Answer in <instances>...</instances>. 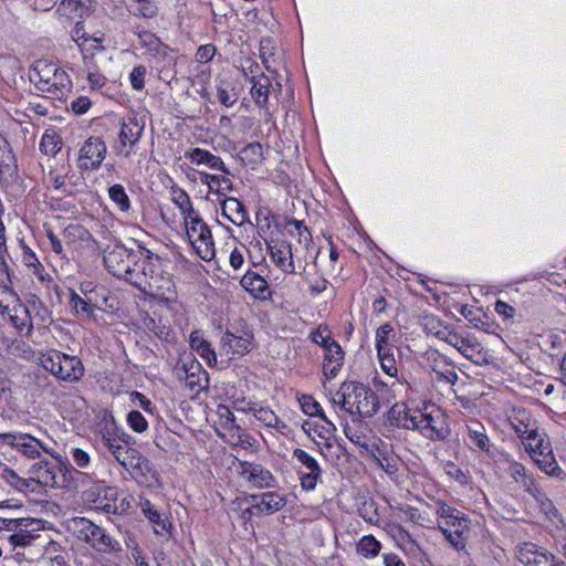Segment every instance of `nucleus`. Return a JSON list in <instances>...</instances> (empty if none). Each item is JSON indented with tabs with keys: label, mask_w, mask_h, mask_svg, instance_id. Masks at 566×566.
Returning a JSON list of instances; mask_svg holds the SVG:
<instances>
[{
	"label": "nucleus",
	"mask_w": 566,
	"mask_h": 566,
	"mask_svg": "<svg viewBox=\"0 0 566 566\" xmlns=\"http://www.w3.org/2000/svg\"><path fill=\"white\" fill-rule=\"evenodd\" d=\"M253 334L249 327L242 325L227 329L221 337V350L232 358L234 355L243 356L253 348Z\"/></svg>",
	"instance_id": "12"
},
{
	"label": "nucleus",
	"mask_w": 566,
	"mask_h": 566,
	"mask_svg": "<svg viewBox=\"0 0 566 566\" xmlns=\"http://www.w3.org/2000/svg\"><path fill=\"white\" fill-rule=\"evenodd\" d=\"M77 537L99 553H114L120 549V544L106 532L87 518L75 521Z\"/></svg>",
	"instance_id": "6"
},
{
	"label": "nucleus",
	"mask_w": 566,
	"mask_h": 566,
	"mask_svg": "<svg viewBox=\"0 0 566 566\" xmlns=\"http://www.w3.org/2000/svg\"><path fill=\"white\" fill-rule=\"evenodd\" d=\"M132 502L133 497L129 495H125L120 499L118 496L115 504H104L103 501H101L99 510H103L106 513L120 515L126 513L130 509Z\"/></svg>",
	"instance_id": "53"
},
{
	"label": "nucleus",
	"mask_w": 566,
	"mask_h": 566,
	"mask_svg": "<svg viewBox=\"0 0 566 566\" xmlns=\"http://www.w3.org/2000/svg\"><path fill=\"white\" fill-rule=\"evenodd\" d=\"M119 491L117 488L107 486L103 489L96 499V509H99L101 501H103L104 504H115L117 501V497L119 496Z\"/></svg>",
	"instance_id": "62"
},
{
	"label": "nucleus",
	"mask_w": 566,
	"mask_h": 566,
	"mask_svg": "<svg viewBox=\"0 0 566 566\" xmlns=\"http://www.w3.org/2000/svg\"><path fill=\"white\" fill-rule=\"evenodd\" d=\"M533 460L537 463L539 469L548 475L558 476L562 472V469L557 464L552 450L547 454H541Z\"/></svg>",
	"instance_id": "52"
},
{
	"label": "nucleus",
	"mask_w": 566,
	"mask_h": 566,
	"mask_svg": "<svg viewBox=\"0 0 566 566\" xmlns=\"http://www.w3.org/2000/svg\"><path fill=\"white\" fill-rule=\"evenodd\" d=\"M184 222L189 242L198 256L205 261H211L216 255V249L211 231L206 222L198 213Z\"/></svg>",
	"instance_id": "5"
},
{
	"label": "nucleus",
	"mask_w": 566,
	"mask_h": 566,
	"mask_svg": "<svg viewBox=\"0 0 566 566\" xmlns=\"http://www.w3.org/2000/svg\"><path fill=\"white\" fill-rule=\"evenodd\" d=\"M185 376L184 384L187 389L193 394H199L207 387L208 377L207 373L202 369L201 365L192 360L189 365L184 364L181 367Z\"/></svg>",
	"instance_id": "33"
},
{
	"label": "nucleus",
	"mask_w": 566,
	"mask_h": 566,
	"mask_svg": "<svg viewBox=\"0 0 566 566\" xmlns=\"http://www.w3.org/2000/svg\"><path fill=\"white\" fill-rule=\"evenodd\" d=\"M301 407L304 413L314 417L318 416L321 417L328 426L329 429H326V432L329 433L331 431H335L336 427L332 421L327 419V417L323 412V408L321 405L313 399L311 396H303L301 399Z\"/></svg>",
	"instance_id": "45"
},
{
	"label": "nucleus",
	"mask_w": 566,
	"mask_h": 566,
	"mask_svg": "<svg viewBox=\"0 0 566 566\" xmlns=\"http://www.w3.org/2000/svg\"><path fill=\"white\" fill-rule=\"evenodd\" d=\"M138 505L143 515L151 523L156 534L164 535L169 533L170 522L148 499L142 496Z\"/></svg>",
	"instance_id": "31"
},
{
	"label": "nucleus",
	"mask_w": 566,
	"mask_h": 566,
	"mask_svg": "<svg viewBox=\"0 0 566 566\" xmlns=\"http://www.w3.org/2000/svg\"><path fill=\"white\" fill-rule=\"evenodd\" d=\"M216 415L218 418L216 421V428L235 422V417L228 406L218 405Z\"/></svg>",
	"instance_id": "59"
},
{
	"label": "nucleus",
	"mask_w": 566,
	"mask_h": 566,
	"mask_svg": "<svg viewBox=\"0 0 566 566\" xmlns=\"http://www.w3.org/2000/svg\"><path fill=\"white\" fill-rule=\"evenodd\" d=\"M443 340L454 347L465 358L479 364L478 357L481 355V346L474 338L463 337L457 333H448Z\"/></svg>",
	"instance_id": "28"
},
{
	"label": "nucleus",
	"mask_w": 566,
	"mask_h": 566,
	"mask_svg": "<svg viewBox=\"0 0 566 566\" xmlns=\"http://www.w3.org/2000/svg\"><path fill=\"white\" fill-rule=\"evenodd\" d=\"M144 123L136 116L123 117L119 122L117 142L113 149L117 156L130 157L134 147L139 143L144 133Z\"/></svg>",
	"instance_id": "10"
},
{
	"label": "nucleus",
	"mask_w": 566,
	"mask_h": 566,
	"mask_svg": "<svg viewBox=\"0 0 566 566\" xmlns=\"http://www.w3.org/2000/svg\"><path fill=\"white\" fill-rule=\"evenodd\" d=\"M507 472L510 476L524 489L525 492L533 495L537 501H543L545 497V493L538 486L536 480L532 474L528 473L526 468L516 461H511L509 463Z\"/></svg>",
	"instance_id": "22"
},
{
	"label": "nucleus",
	"mask_w": 566,
	"mask_h": 566,
	"mask_svg": "<svg viewBox=\"0 0 566 566\" xmlns=\"http://www.w3.org/2000/svg\"><path fill=\"white\" fill-rule=\"evenodd\" d=\"M253 417L261 424L275 429L280 432H283L287 427L269 406L258 403L256 408H254Z\"/></svg>",
	"instance_id": "38"
},
{
	"label": "nucleus",
	"mask_w": 566,
	"mask_h": 566,
	"mask_svg": "<svg viewBox=\"0 0 566 566\" xmlns=\"http://www.w3.org/2000/svg\"><path fill=\"white\" fill-rule=\"evenodd\" d=\"M146 67L144 65L135 66L130 74L129 81L134 90L142 91L145 86Z\"/></svg>",
	"instance_id": "61"
},
{
	"label": "nucleus",
	"mask_w": 566,
	"mask_h": 566,
	"mask_svg": "<svg viewBox=\"0 0 566 566\" xmlns=\"http://www.w3.org/2000/svg\"><path fill=\"white\" fill-rule=\"evenodd\" d=\"M70 303L77 314H84L88 317L94 316L97 308L90 296L82 297L74 291L71 292Z\"/></svg>",
	"instance_id": "48"
},
{
	"label": "nucleus",
	"mask_w": 566,
	"mask_h": 566,
	"mask_svg": "<svg viewBox=\"0 0 566 566\" xmlns=\"http://www.w3.org/2000/svg\"><path fill=\"white\" fill-rule=\"evenodd\" d=\"M30 473L34 475L36 483L43 486L61 488L65 483V475L62 473L61 467L49 461L34 463Z\"/></svg>",
	"instance_id": "19"
},
{
	"label": "nucleus",
	"mask_w": 566,
	"mask_h": 566,
	"mask_svg": "<svg viewBox=\"0 0 566 566\" xmlns=\"http://www.w3.org/2000/svg\"><path fill=\"white\" fill-rule=\"evenodd\" d=\"M286 504L284 495L276 492H266L259 496V502L254 505L258 512L268 514L282 510Z\"/></svg>",
	"instance_id": "39"
},
{
	"label": "nucleus",
	"mask_w": 566,
	"mask_h": 566,
	"mask_svg": "<svg viewBox=\"0 0 566 566\" xmlns=\"http://www.w3.org/2000/svg\"><path fill=\"white\" fill-rule=\"evenodd\" d=\"M39 364L55 379L63 382L75 384L85 374L84 365L76 355H69L57 349L39 352Z\"/></svg>",
	"instance_id": "3"
},
{
	"label": "nucleus",
	"mask_w": 566,
	"mask_h": 566,
	"mask_svg": "<svg viewBox=\"0 0 566 566\" xmlns=\"http://www.w3.org/2000/svg\"><path fill=\"white\" fill-rule=\"evenodd\" d=\"M463 513L449 506L446 503H439V506L437 509V515L441 518L440 524H448L453 523L457 520H460L459 516H461Z\"/></svg>",
	"instance_id": "58"
},
{
	"label": "nucleus",
	"mask_w": 566,
	"mask_h": 566,
	"mask_svg": "<svg viewBox=\"0 0 566 566\" xmlns=\"http://www.w3.org/2000/svg\"><path fill=\"white\" fill-rule=\"evenodd\" d=\"M168 262L158 254L147 251L145 254L142 275L135 277V287L160 301L170 302L175 298V283L167 270Z\"/></svg>",
	"instance_id": "1"
},
{
	"label": "nucleus",
	"mask_w": 566,
	"mask_h": 566,
	"mask_svg": "<svg viewBox=\"0 0 566 566\" xmlns=\"http://www.w3.org/2000/svg\"><path fill=\"white\" fill-rule=\"evenodd\" d=\"M19 179L15 156L9 142L0 135V182L4 186L15 184Z\"/></svg>",
	"instance_id": "20"
},
{
	"label": "nucleus",
	"mask_w": 566,
	"mask_h": 566,
	"mask_svg": "<svg viewBox=\"0 0 566 566\" xmlns=\"http://www.w3.org/2000/svg\"><path fill=\"white\" fill-rule=\"evenodd\" d=\"M518 559L526 566H553L556 557L533 543H525L518 549Z\"/></svg>",
	"instance_id": "26"
},
{
	"label": "nucleus",
	"mask_w": 566,
	"mask_h": 566,
	"mask_svg": "<svg viewBox=\"0 0 566 566\" xmlns=\"http://www.w3.org/2000/svg\"><path fill=\"white\" fill-rule=\"evenodd\" d=\"M221 210L222 214L235 226H243L249 220L244 205L234 197H226L221 201Z\"/></svg>",
	"instance_id": "35"
},
{
	"label": "nucleus",
	"mask_w": 566,
	"mask_h": 566,
	"mask_svg": "<svg viewBox=\"0 0 566 566\" xmlns=\"http://www.w3.org/2000/svg\"><path fill=\"white\" fill-rule=\"evenodd\" d=\"M241 156L249 164H259L263 159V147L260 143H251L241 150Z\"/></svg>",
	"instance_id": "54"
},
{
	"label": "nucleus",
	"mask_w": 566,
	"mask_h": 566,
	"mask_svg": "<svg viewBox=\"0 0 566 566\" xmlns=\"http://www.w3.org/2000/svg\"><path fill=\"white\" fill-rule=\"evenodd\" d=\"M40 311L46 314V307L41 302L32 301L27 305L19 304L13 306L10 321L20 334L30 336L33 331L32 312L39 314Z\"/></svg>",
	"instance_id": "17"
},
{
	"label": "nucleus",
	"mask_w": 566,
	"mask_h": 566,
	"mask_svg": "<svg viewBox=\"0 0 566 566\" xmlns=\"http://www.w3.org/2000/svg\"><path fill=\"white\" fill-rule=\"evenodd\" d=\"M139 43L145 49V54L153 57H165L168 53V46L165 45L160 39L149 31L138 33Z\"/></svg>",
	"instance_id": "36"
},
{
	"label": "nucleus",
	"mask_w": 566,
	"mask_h": 566,
	"mask_svg": "<svg viewBox=\"0 0 566 566\" xmlns=\"http://www.w3.org/2000/svg\"><path fill=\"white\" fill-rule=\"evenodd\" d=\"M380 548V543L373 535H365L357 543V553L366 558L376 557Z\"/></svg>",
	"instance_id": "50"
},
{
	"label": "nucleus",
	"mask_w": 566,
	"mask_h": 566,
	"mask_svg": "<svg viewBox=\"0 0 566 566\" xmlns=\"http://www.w3.org/2000/svg\"><path fill=\"white\" fill-rule=\"evenodd\" d=\"M71 459L80 469H87L91 464L90 453L81 448L71 449Z\"/></svg>",
	"instance_id": "60"
},
{
	"label": "nucleus",
	"mask_w": 566,
	"mask_h": 566,
	"mask_svg": "<svg viewBox=\"0 0 566 566\" xmlns=\"http://www.w3.org/2000/svg\"><path fill=\"white\" fill-rule=\"evenodd\" d=\"M190 345L202 358H206L209 363L211 359L217 361L216 353L212 349L211 344L206 340L199 332L191 333Z\"/></svg>",
	"instance_id": "46"
},
{
	"label": "nucleus",
	"mask_w": 566,
	"mask_h": 566,
	"mask_svg": "<svg viewBox=\"0 0 566 566\" xmlns=\"http://www.w3.org/2000/svg\"><path fill=\"white\" fill-rule=\"evenodd\" d=\"M127 423L132 430L143 433L148 429V421L138 410H132L127 415Z\"/></svg>",
	"instance_id": "57"
},
{
	"label": "nucleus",
	"mask_w": 566,
	"mask_h": 566,
	"mask_svg": "<svg viewBox=\"0 0 566 566\" xmlns=\"http://www.w3.org/2000/svg\"><path fill=\"white\" fill-rule=\"evenodd\" d=\"M240 284L253 298L264 301L271 297L268 281L252 270L247 271L241 277Z\"/></svg>",
	"instance_id": "30"
},
{
	"label": "nucleus",
	"mask_w": 566,
	"mask_h": 566,
	"mask_svg": "<svg viewBox=\"0 0 566 566\" xmlns=\"http://www.w3.org/2000/svg\"><path fill=\"white\" fill-rule=\"evenodd\" d=\"M421 434L431 441H443L450 434L447 416L440 408L433 407L430 411L422 412Z\"/></svg>",
	"instance_id": "14"
},
{
	"label": "nucleus",
	"mask_w": 566,
	"mask_h": 566,
	"mask_svg": "<svg viewBox=\"0 0 566 566\" xmlns=\"http://www.w3.org/2000/svg\"><path fill=\"white\" fill-rule=\"evenodd\" d=\"M310 338L313 343L319 345L323 349L329 346V343L336 342L332 338L331 331L326 326L319 325L315 331H313L310 335Z\"/></svg>",
	"instance_id": "56"
},
{
	"label": "nucleus",
	"mask_w": 566,
	"mask_h": 566,
	"mask_svg": "<svg viewBox=\"0 0 566 566\" xmlns=\"http://www.w3.org/2000/svg\"><path fill=\"white\" fill-rule=\"evenodd\" d=\"M106 154L107 147L105 142L99 137L92 136L80 148L77 166L81 170H97Z\"/></svg>",
	"instance_id": "13"
},
{
	"label": "nucleus",
	"mask_w": 566,
	"mask_h": 566,
	"mask_svg": "<svg viewBox=\"0 0 566 566\" xmlns=\"http://www.w3.org/2000/svg\"><path fill=\"white\" fill-rule=\"evenodd\" d=\"M467 436L464 442L469 449L490 454L493 443L488 436L486 428L480 421H470L465 424Z\"/></svg>",
	"instance_id": "23"
},
{
	"label": "nucleus",
	"mask_w": 566,
	"mask_h": 566,
	"mask_svg": "<svg viewBox=\"0 0 566 566\" xmlns=\"http://www.w3.org/2000/svg\"><path fill=\"white\" fill-rule=\"evenodd\" d=\"M0 442L12 447L23 455L35 459L41 455V450L49 452L45 446L34 437L21 432L0 433Z\"/></svg>",
	"instance_id": "15"
},
{
	"label": "nucleus",
	"mask_w": 566,
	"mask_h": 566,
	"mask_svg": "<svg viewBox=\"0 0 566 566\" xmlns=\"http://www.w3.org/2000/svg\"><path fill=\"white\" fill-rule=\"evenodd\" d=\"M140 253H143L142 247L134 250L118 244L105 252L104 264L111 274L124 280L126 274L129 273L130 266L136 265Z\"/></svg>",
	"instance_id": "11"
},
{
	"label": "nucleus",
	"mask_w": 566,
	"mask_h": 566,
	"mask_svg": "<svg viewBox=\"0 0 566 566\" xmlns=\"http://www.w3.org/2000/svg\"><path fill=\"white\" fill-rule=\"evenodd\" d=\"M251 86V96L253 97L255 104L259 106H265L269 99L271 81L264 74L252 76L250 80Z\"/></svg>",
	"instance_id": "41"
},
{
	"label": "nucleus",
	"mask_w": 566,
	"mask_h": 566,
	"mask_svg": "<svg viewBox=\"0 0 566 566\" xmlns=\"http://www.w3.org/2000/svg\"><path fill=\"white\" fill-rule=\"evenodd\" d=\"M344 365V352L337 342L329 343L324 349L323 375L327 380L334 379Z\"/></svg>",
	"instance_id": "32"
},
{
	"label": "nucleus",
	"mask_w": 566,
	"mask_h": 566,
	"mask_svg": "<svg viewBox=\"0 0 566 566\" xmlns=\"http://www.w3.org/2000/svg\"><path fill=\"white\" fill-rule=\"evenodd\" d=\"M199 180L202 185H206L210 192L218 196L226 197L228 193L233 191V184L226 174H209L206 171L199 172Z\"/></svg>",
	"instance_id": "34"
},
{
	"label": "nucleus",
	"mask_w": 566,
	"mask_h": 566,
	"mask_svg": "<svg viewBox=\"0 0 566 566\" xmlns=\"http://www.w3.org/2000/svg\"><path fill=\"white\" fill-rule=\"evenodd\" d=\"M98 433L103 447L119 463L122 457H125L133 448L128 447L129 436L119 428L113 415L108 411L103 412L101 422L98 423Z\"/></svg>",
	"instance_id": "4"
},
{
	"label": "nucleus",
	"mask_w": 566,
	"mask_h": 566,
	"mask_svg": "<svg viewBox=\"0 0 566 566\" xmlns=\"http://www.w3.org/2000/svg\"><path fill=\"white\" fill-rule=\"evenodd\" d=\"M377 356L382 371L390 378V381L386 382V386L390 387L395 395L407 397L409 391V384L407 382L403 375L399 376L392 349L377 353Z\"/></svg>",
	"instance_id": "16"
},
{
	"label": "nucleus",
	"mask_w": 566,
	"mask_h": 566,
	"mask_svg": "<svg viewBox=\"0 0 566 566\" xmlns=\"http://www.w3.org/2000/svg\"><path fill=\"white\" fill-rule=\"evenodd\" d=\"M332 401L343 410L361 417H371L379 409L375 392L358 381H344L333 395Z\"/></svg>",
	"instance_id": "2"
},
{
	"label": "nucleus",
	"mask_w": 566,
	"mask_h": 566,
	"mask_svg": "<svg viewBox=\"0 0 566 566\" xmlns=\"http://www.w3.org/2000/svg\"><path fill=\"white\" fill-rule=\"evenodd\" d=\"M522 442L533 459L552 450L549 440L544 433H539L537 428Z\"/></svg>",
	"instance_id": "37"
},
{
	"label": "nucleus",
	"mask_w": 566,
	"mask_h": 566,
	"mask_svg": "<svg viewBox=\"0 0 566 566\" xmlns=\"http://www.w3.org/2000/svg\"><path fill=\"white\" fill-rule=\"evenodd\" d=\"M127 452L125 457H122L123 459L119 464L129 472L130 476L138 484L146 486L156 484L158 482V473L150 461L134 448Z\"/></svg>",
	"instance_id": "9"
},
{
	"label": "nucleus",
	"mask_w": 566,
	"mask_h": 566,
	"mask_svg": "<svg viewBox=\"0 0 566 566\" xmlns=\"http://www.w3.org/2000/svg\"><path fill=\"white\" fill-rule=\"evenodd\" d=\"M216 432L220 439L232 448L249 449L255 443V439L237 422L216 428Z\"/></svg>",
	"instance_id": "25"
},
{
	"label": "nucleus",
	"mask_w": 566,
	"mask_h": 566,
	"mask_svg": "<svg viewBox=\"0 0 566 566\" xmlns=\"http://www.w3.org/2000/svg\"><path fill=\"white\" fill-rule=\"evenodd\" d=\"M254 505H249L244 499H235L229 505V514L234 515L243 524L249 522L253 515Z\"/></svg>",
	"instance_id": "47"
},
{
	"label": "nucleus",
	"mask_w": 566,
	"mask_h": 566,
	"mask_svg": "<svg viewBox=\"0 0 566 566\" xmlns=\"http://www.w3.org/2000/svg\"><path fill=\"white\" fill-rule=\"evenodd\" d=\"M30 77L38 83L40 90L49 93L60 92L70 84L67 74L45 60H39L33 64Z\"/></svg>",
	"instance_id": "7"
},
{
	"label": "nucleus",
	"mask_w": 566,
	"mask_h": 566,
	"mask_svg": "<svg viewBox=\"0 0 566 566\" xmlns=\"http://www.w3.org/2000/svg\"><path fill=\"white\" fill-rule=\"evenodd\" d=\"M170 195L172 202L178 207L184 220H188L193 214H197L192 207L189 195L184 189L172 187Z\"/></svg>",
	"instance_id": "43"
},
{
	"label": "nucleus",
	"mask_w": 566,
	"mask_h": 566,
	"mask_svg": "<svg viewBox=\"0 0 566 566\" xmlns=\"http://www.w3.org/2000/svg\"><path fill=\"white\" fill-rule=\"evenodd\" d=\"M302 275L304 281L308 284L312 294H319L327 287V280L317 274H311L307 271H303Z\"/></svg>",
	"instance_id": "55"
},
{
	"label": "nucleus",
	"mask_w": 566,
	"mask_h": 566,
	"mask_svg": "<svg viewBox=\"0 0 566 566\" xmlns=\"http://www.w3.org/2000/svg\"><path fill=\"white\" fill-rule=\"evenodd\" d=\"M510 426L516 436L523 441L537 428L530 416L523 410L510 418Z\"/></svg>",
	"instance_id": "40"
},
{
	"label": "nucleus",
	"mask_w": 566,
	"mask_h": 566,
	"mask_svg": "<svg viewBox=\"0 0 566 566\" xmlns=\"http://www.w3.org/2000/svg\"><path fill=\"white\" fill-rule=\"evenodd\" d=\"M272 262L285 274L296 273L293 260L292 247L289 242L281 241L270 245Z\"/></svg>",
	"instance_id": "27"
},
{
	"label": "nucleus",
	"mask_w": 566,
	"mask_h": 566,
	"mask_svg": "<svg viewBox=\"0 0 566 566\" xmlns=\"http://www.w3.org/2000/svg\"><path fill=\"white\" fill-rule=\"evenodd\" d=\"M109 199L118 207L123 212H127L130 209V200L125 191V188L115 184L108 188Z\"/></svg>",
	"instance_id": "51"
},
{
	"label": "nucleus",
	"mask_w": 566,
	"mask_h": 566,
	"mask_svg": "<svg viewBox=\"0 0 566 566\" xmlns=\"http://www.w3.org/2000/svg\"><path fill=\"white\" fill-rule=\"evenodd\" d=\"M460 520L453 523L439 524V528L443 533L446 539L457 549L461 551L467 545L470 532V521L465 514L459 516Z\"/></svg>",
	"instance_id": "21"
},
{
	"label": "nucleus",
	"mask_w": 566,
	"mask_h": 566,
	"mask_svg": "<svg viewBox=\"0 0 566 566\" xmlns=\"http://www.w3.org/2000/svg\"><path fill=\"white\" fill-rule=\"evenodd\" d=\"M294 470L298 476L301 488L304 491H314L322 480L323 469L318 461L307 451L295 448L292 452Z\"/></svg>",
	"instance_id": "8"
},
{
	"label": "nucleus",
	"mask_w": 566,
	"mask_h": 566,
	"mask_svg": "<svg viewBox=\"0 0 566 566\" xmlns=\"http://www.w3.org/2000/svg\"><path fill=\"white\" fill-rule=\"evenodd\" d=\"M371 458L387 474L394 475L399 470V457L390 443L378 441L373 446Z\"/></svg>",
	"instance_id": "24"
},
{
	"label": "nucleus",
	"mask_w": 566,
	"mask_h": 566,
	"mask_svg": "<svg viewBox=\"0 0 566 566\" xmlns=\"http://www.w3.org/2000/svg\"><path fill=\"white\" fill-rule=\"evenodd\" d=\"M185 157L190 160L192 165L206 166L210 169L221 171L226 175H230V170L224 165L221 157L212 154L207 149L196 147L185 153Z\"/></svg>",
	"instance_id": "29"
},
{
	"label": "nucleus",
	"mask_w": 566,
	"mask_h": 566,
	"mask_svg": "<svg viewBox=\"0 0 566 566\" xmlns=\"http://www.w3.org/2000/svg\"><path fill=\"white\" fill-rule=\"evenodd\" d=\"M62 137L53 128H48L42 135L40 150L46 156H55L62 149Z\"/></svg>",
	"instance_id": "44"
},
{
	"label": "nucleus",
	"mask_w": 566,
	"mask_h": 566,
	"mask_svg": "<svg viewBox=\"0 0 566 566\" xmlns=\"http://www.w3.org/2000/svg\"><path fill=\"white\" fill-rule=\"evenodd\" d=\"M22 525L17 528V531H13V533L8 537V542L10 545L15 547H27L32 544L35 536L31 533L29 530V526H31L34 521L29 518H23Z\"/></svg>",
	"instance_id": "42"
},
{
	"label": "nucleus",
	"mask_w": 566,
	"mask_h": 566,
	"mask_svg": "<svg viewBox=\"0 0 566 566\" xmlns=\"http://www.w3.org/2000/svg\"><path fill=\"white\" fill-rule=\"evenodd\" d=\"M241 478L251 486L256 489H269L275 484V478L270 470L263 465L253 462L240 463Z\"/></svg>",
	"instance_id": "18"
},
{
	"label": "nucleus",
	"mask_w": 566,
	"mask_h": 566,
	"mask_svg": "<svg viewBox=\"0 0 566 566\" xmlns=\"http://www.w3.org/2000/svg\"><path fill=\"white\" fill-rule=\"evenodd\" d=\"M140 6L137 9L136 15L151 19L157 15L158 9L156 4L149 0L138 1Z\"/></svg>",
	"instance_id": "64"
},
{
	"label": "nucleus",
	"mask_w": 566,
	"mask_h": 566,
	"mask_svg": "<svg viewBox=\"0 0 566 566\" xmlns=\"http://www.w3.org/2000/svg\"><path fill=\"white\" fill-rule=\"evenodd\" d=\"M394 336V328L390 324H384L376 329L375 347L377 353L392 349L390 338Z\"/></svg>",
	"instance_id": "49"
},
{
	"label": "nucleus",
	"mask_w": 566,
	"mask_h": 566,
	"mask_svg": "<svg viewBox=\"0 0 566 566\" xmlns=\"http://www.w3.org/2000/svg\"><path fill=\"white\" fill-rule=\"evenodd\" d=\"M11 354L19 356L23 359H32L35 355L34 350L24 342H15L10 347Z\"/></svg>",
	"instance_id": "63"
}]
</instances>
